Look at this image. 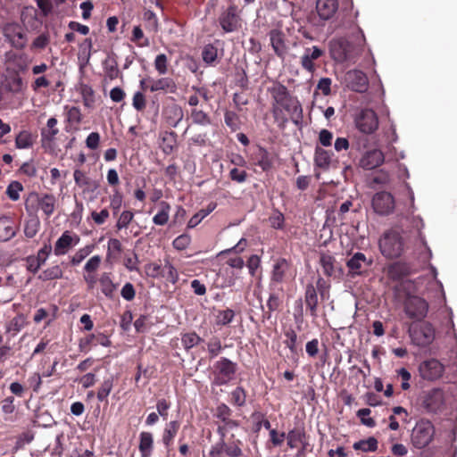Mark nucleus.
Wrapping results in <instances>:
<instances>
[{
    "label": "nucleus",
    "mask_w": 457,
    "mask_h": 457,
    "mask_svg": "<svg viewBox=\"0 0 457 457\" xmlns=\"http://www.w3.org/2000/svg\"><path fill=\"white\" fill-rule=\"evenodd\" d=\"M16 234L13 223L5 217L0 218V241L5 242L12 239Z\"/></svg>",
    "instance_id": "nucleus-39"
},
{
    "label": "nucleus",
    "mask_w": 457,
    "mask_h": 457,
    "mask_svg": "<svg viewBox=\"0 0 457 457\" xmlns=\"http://www.w3.org/2000/svg\"><path fill=\"white\" fill-rule=\"evenodd\" d=\"M37 136L29 130H21L15 137V147L18 149H29L33 146Z\"/></svg>",
    "instance_id": "nucleus-33"
},
{
    "label": "nucleus",
    "mask_w": 457,
    "mask_h": 457,
    "mask_svg": "<svg viewBox=\"0 0 457 457\" xmlns=\"http://www.w3.org/2000/svg\"><path fill=\"white\" fill-rule=\"evenodd\" d=\"M6 87L12 93H20L23 87V80L18 73H15L7 79Z\"/></svg>",
    "instance_id": "nucleus-56"
},
{
    "label": "nucleus",
    "mask_w": 457,
    "mask_h": 457,
    "mask_svg": "<svg viewBox=\"0 0 457 457\" xmlns=\"http://www.w3.org/2000/svg\"><path fill=\"white\" fill-rule=\"evenodd\" d=\"M411 344L420 348L429 346L435 340L436 330L428 321L411 322L408 328Z\"/></svg>",
    "instance_id": "nucleus-3"
},
{
    "label": "nucleus",
    "mask_w": 457,
    "mask_h": 457,
    "mask_svg": "<svg viewBox=\"0 0 457 457\" xmlns=\"http://www.w3.org/2000/svg\"><path fill=\"white\" fill-rule=\"evenodd\" d=\"M237 364L227 357H221L214 362L212 368V385L221 386L228 385L235 378Z\"/></svg>",
    "instance_id": "nucleus-5"
},
{
    "label": "nucleus",
    "mask_w": 457,
    "mask_h": 457,
    "mask_svg": "<svg viewBox=\"0 0 457 457\" xmlns=\"http://www.w3.org/2000/svg\"><path fill=\"white\" fill-rule=\"evenodd\" d=\"M138 449L141 457H150L154 449V438L150 432L143 431L139 435Z\"/></svg>",
    "instance_id": "nucleus-32"
},
{
    "label": "nucleus",
    "mask_w": 457,
    "mask_h": 457,
    "mask_svg": "<svg viewBox=\"0 0 457 457\" xmlns=\"http://www.w3.org/2000/svg\"><path fill=\"white\" fill-rule=\"evenodd\" d=\"M162 273H165L163 278H166V279L171 284L175 285L178 283L179 279V272L169 260H164Z\"/></svg>",
    "instance_id": "nucleus-49"
},
{
    "label": "nucleus",
    "mask_w": 457,
    "mask_h": 457,
    "mask_svg": "<svg viewBox=\"0 0 457 457\" xmlns=\"http://www.w3.org/2000/svg\"><path fill=\"white\" fill-rule=\"evenodd\" d=\"M284 336L286 337L284 344L291 353L296 354L298 350V337L295 330L290 327L284 331Z\"/></svg>",
    "instance_id": "nucleus-40"
},
{
    "label": "nucleus",
    "mask_w": 457,
    "mask_h": 457,
    "mask_svg": "<svg viewBox=\"0 0 457 457\" xmlns=\"http://www.w3.org/2000/svg\"><path fill=\"white\" fill-rule=\"evenodd\" d=\"M353 447L356 451L360 450L364 453L375 452L378 449V440L375 437L370 436L368 439L355 442Z\"/></svg>",
    "instance_id": "nucleus-45"
},
{
    "label": "nucleus",
    "mask_w": 457,
    "mask_h": 457,
    "mask_svg": "<svg viewBox=\"0 0 457 457\" xmlns=\"http://www.w3.org/2000/svg\"><path fill=\"white\" fill-rule=\"evenodd\" d=\"M103 68H104L105 76L111 80L117 79L120 75V70L118 68V62L116 60L115 55L108 56L103 62Z\"/></svg>",
    "instance_id": "nucleus-38"
},
{
    "label": "nucleus",
    "mask_w": 457,
    "mask_h": 457,
    "mask_svg": "<svg viewBox=\"0 0 457 457\" xmlns=\"http://www.w3.org/2000/svg\"><path fill=\"white\" fill-rule=\"evenodd\" d=\"M149 90L151 92L162 91L164 93H174L177 90V85L171 78H161L149 80Z\"/></svg>",
    "instance_id": "nucleus-28"
},
{
    "label": "nucleus",
    "mask_w": 457,
    "mask_h": 457,
    "mask_svg": "<svg viewBox=\"0 0 457 457\" xmlns=\"http://www.w3.org/2000/svg\"><path fill=\"white\" fill-rule=\"evenodd\" d=\"M230 403L234 406L243 407L246 403L247 393L243 386H237L230 393Z\"/></svg>",
    "instance_id": "nucleus-47"
},
{
    "label": "nucleus",
    "mask_w": 457,
    "mask_h": 457,
    "mask_svg": "<svg viewBox=\"0 0 457 457\" xmlns=\"http://www.w3.org/2000/svg\"><path fill=\"white\" fill-rule=\"evenodd\" d=\"M295 275V270L292 262L286 258H278L274 262L270 273V282L282 284L293 278Z\"/></svg>",
    "instance_id": "nucleus-12"
},
{
    "label": "nucleus",
    "mask_w": 457,
    "mask_h": 457,
    "mask_svg": "<svg viewBox=\"0 0 457 457\" xmlns=\"http://www.w3.org/2000/svg\"><path fill=\"white\" fill-rule=\"evenodd\" d=\"M271 113L278 127L280 129H284L288 122V117L287 116L285 110L278 106L271 105Z\"/></svg>",
    "instance_id": "nucleus-50"
},
{
    "label": "nucleus",
    "mask_w": 457,
    "mask_h": 457,
    "mask_svg": "<svg viewBox=\"0 0 457 457\" xmlns=\"http://www.w3.org/2000/svg\"><path fill=\"white\" fill-rule=\"evenodd\" d=\"M57 119L51 117L46 122V128L41 129V137L43 142L52 143L59 133Z\"/></svg>",
    "instance_id": "nucleus-35"
},
{
    "label": "nucleus",
    "mask_w": 457,
    "mask_h": 457,
    "mask_svg": "<svg viewBox=\"0 0 457 457\" xmlns=\"http://www.w3.org/2000/svg\"><path fill=\"white\" fill-rule=\"evenodd\" d=\"M102 293L110 299L113 298L118 285L112 280L111 272H103L98 279Z\"/></svg>",
    "instance_id": "nucleus-30"
},
{
    "label": "nucleus",
    "mask_w": 457,
    "mask_h": 457,
    "mask_svg": "<svg viewBox=\"0 0 457 457\" xmlns=\"http://www.w3.org/2000/svg\"><path fill=\"white\" fill-rule=\"evenodd\" d=\"M50 43V35L48 32H43L38 35L31 43V51L44 50Z\"/></svg>",
    "instance_id": "nucleus-52"
},
{
    "label": "nucleus",
    "mask_w": 457,
    "mask_h": 457,
    "mask_svg": "<svg viewBox=\"0 0 457 457\" xmlns=\"http://www.w3.org/2000/svg\"><path fill=\"white\" fill-rule=\"evenodd\" d=\"M282 291V289L280 290ZM267 308L268 311L264 312L262 314V320H269L271 318V314L274 312H280L283 308V294L282 292H273L270 293L269 298L267 300Z\"/></svg>",
    "instance_id": "nucleus-27"
},
{
    "label": "nucleus",
    "mask_w": 457,
    "mask_h": 457,
    "mask_svg": "<svg viewBox=\"0 0 457 457\" xmlns=\"http://www.w3.org/2000/svg\"><path fill=\"white\" fill-rule=\"evenodd\" d=\"M131 41L139 47L148 46L150 42L145 37L144 32L139 26H135L132 30Z\"/></svg>",
    "instance_id": "nucleus-59"
},
{
    "label": "nucleus",
    "mask_w": 457,
    "mask_h": 457,
    "mask_svg": "<svg viewBox=\"0 0 457 457\" xmlns=\"http://www.w3.org/2000/svg\"><path fill=\"white\" fill-rule=\"evenodd\" d=\"M268 92L272 99L271 105L284 109L294 122L297 123L303 118L301 103L297 97L291 96L286 86L276 83L268 88Z\"/></svg>",
    "instance_id": "nucleus-1"
},
{
    "label": "nucleus",
    "mask_w": 457,
    "mask_h": 457,
    "mask_svg": "<svg viewBox=\"0 0 457 457\" xmlns=\"http://www.w3.org/2000/svg\"><path fill=\"white\" fill-rule=\"evenodd\" d=\"M218 56V49L212 44L206 45L202 52V57L205 63L212 64Z\"/></svg>",
    "instance_id": "nucleus-58"
},
{
    "label": "nucleus",
    "mask_w": 457,
    "mask_h": 457,
    "mask_svg": "<svg viewBox=\"0 0 457 457\" xmlns=\"http://www.w3.org/2000/svg\"><path fill=\"white\" fill-rule=\"evenodd\" d=\"M191 119L194 123L206 126L211 124V119L206 112L202 110L193 109L191 111Z\"/></svg>",
    "instance_id": "nucleus-63"
},
{
    "label": "nucleus",
    "mask_w": 457,
    "mask_h": 457,
    "mask_svg": "<svg viewBox=\"0 0 457 457\" xmlns=\"http://www.w3.org/2000/svg\"><path fill=\"white\" fill-rule=\"evenodd\" d=\"M403 310L412 322L424 321L428 312V303L420 296L411 295L406 298Z\"/></svg>",
    "instance_id": "nucleus-9"
},
{
    "label": "nucleus",
    "mask_w": 457,
    "mask_h": 457,
    "mask_svg": "<svg viewBox=\"0 0 457 457\" xmlns=\"http://www.w3.org/2000/svg\"><path fill=\"white\" fill-rule=\"evenodd\" d=\"M418 371L422 379L436 381L443 376L445 366L438 360L431 358L421 361L419 364Z\"/></svg>",
    "instance_id": "nucleus-14"
},
{
    "label": "nucleus",
    "mask_w": 457,
    "mask_h": 457,
    "mask_svg": "<svg viewBox=\"0 0 457 457\" xmlns=\"http://www.w3.org/2000/svg\"><path fill=\"white\" fill-rule=\"evenodd\" d=\"M372 264V260H368L364 253H355L346 262L348 273L351 277L361 276Z\"/></svg>",
    "instance_id": "nucleus-18"
},
{
    "label": "nucleus",
    "mask_w": 457,
    "mask_h": 457,
    "mask_svg": "<svg viewBox=\"0 0 457 457\" xmlns=\"http://www.w3.org/2000/svg\"><path fill=\"white\" fill-rule=\"evenodd\" d=\"M134 219V213L129 210L123 211L117 220V223L115 225L116 228L118 230H121L123 228H128L129 225L131 223V221Z\"/></svg>",
    "instance_id": "nucleus-61"
},
{
    "label": "nucleus",
    "mask_w": 457,
    "mask_h": 457,
    "mask_svg": "<svg viewBox=\"0 0 457 457\" xmlns=\"http://www.w3.org/2000/svg\"><path fill=\"white\" fill-rule=\"evenodd\" d=\"M159 211L153 217V222L158 226H164L168 223L170 212V204L166 201H162L158 204Z\"/></svg>",
    "instance_id": "nucleus-36"
},
{
    "label": "nucleus",
    "mask_w": 457,
    "mask_h": 457,
    "mask_svg": "<svg viewBox=\"0 0 457 457\" xmlns=\"http://www.w3.org/2000/svg\"><path fill=\"white\" fill-rule=\"evenodd\" d=\"M143 20L147 30L156 33L159 30V20L156 14L151 10H145L143 13Z\"/></svg>",
    "instance_id": "nucleus-46"
},
{
    "label": "nucleus",
    "mask_w": 457,
    "mask_h": 457,
    "mask_svg": "<svg viewBox=\"0 0 457 457\" xmlns=\"http://www.w3.org/2000/svg\"><path fill=\"white\" fill-rule=\"evenodd\" d=\"M225 124L232 130L236 131L239 129V117L238 115L231 111H227L224 114Z\"/></svg>",
    "instance_id": "nucleus-64"
},
{
    "label": "nucleus",
    "mask_w": 457,
    "mask_h": 457,
    "mask_svg": "<svg viewBox=\"0 0 457 457\" xmlns=\"http://www.w3.org/2000/svg\"><path fill=\"white\" fill-rule=\"evenodd\" d=\"M24 205L28 212L34 213L40 209L46 218H49L54 212L56 198L52 194L39 195L37 192H31L25 199Z\"/></svg>",
    "instance_id": "nucleus-4"
},
{
    "label": "nucleus",
    "mask_w": 457,
    "mask_h": 457,
    "mask_svg": "<svg viewBox=\"0 0 457 457\" xmlns=\"http://www.w3.org/2000/svg\"><path fill=\"white\" fill-rule=\"evenodd\" d=\"M444 404L445 395L441 388H432L421 396V406L427 412L436 413L443 409Z\"/></svg>",
    "instance_id": "nucleus-13"
},
{
    "label": "nucleus",
    "mask_w": 457,
    "mask_h": 457,
    "mask_svg": "<svg viewBox=\"0 0 457 457\" xmlns=\"http://www.w3.org/2000/svg\"><path fill=\"white\" fill-rule=\"evenodd\" d=\"M235 318V312L232 309H225L219 311L216 315V323L220 326L228 325Z\"/></svg>",
    "instance_id": "nucleus-54"
},
{
    "label": "nucleus",
    "mask_w": 457,
    "mask_h": 457,
    "mask_svg": "<svg viewBox=\"0 0 457 457\" xmlns=\"http://www.w3.org/2000/svg\"><path fill=\"white\" fill-rule=\"evenodd\" d=\"M412 273V268L410 263L404 262H395L388 266V277L395 281L402 280Z\"/></svg>",
    "instance_id": "nucleus-24"
},
{
    "label": "nucleus",
    "mask_w": 457,
    "mask_h": 457,
    "mask_svg": "<svg viewBox=\"0 0 457 457\" xmlns=\"http://www.w3.org/2000/svg\"><path fill=\"white\" fill-rule=\"evenodd\" d=\"M255 165L263 171H269L273 166V157L264 147L259 146L254 154Z\"/></svg>",
    "instance_id": "nucleus-31"
},
{
    "label": "nucleus",
    "mask_w": 457,
    "mask_h": 457,
    "mask_svg": "<svg viewBox=\"0 0 457 457\" xmlns=\"http://www.w3.org/2000/svg\"><path fill=\"white\" fill-rule=\"evenodd\" d=\"M271 47L277 56L283 58L287 53L285 34L277 29L269 32Z\"/></svg>",
    "instance_id": "nucleus-25"
},
{
    "label": "nucleus",
    "mask_w": 457,
    "mask_h": 457,
    "mask_svg": "<svg viewBox=\"0 0 457 457\" xmlns=\"http://www.w3.org/2000/svg\"><path fill=\"white\" fill-rule=\"evenodd\" d=\"M94 245H88L79 249L73 255L70 256V263L71 266L80 264L94 250Z\"/></svg>",
    "instance_id": "nucleus-43"
},
{
    "label": "nucleus",
    "mask_w": 457,
    "mask_h": 457,
    "mask_svg": "<svg viewBox=\"0 0 457 457\" xmlns=\"http://www.w3.org/2000/svg\"><path fill=\"white\" fill-rule=\"evenodd\" d=\"M225 454L228 457H244L242 449L243 442L240 439H235L234 435L231 436V440L225 442Z\"/></svg>",
    "instance_id": "nucleus-37"
},
{
    "label": "nucleus",
    "mask_w": 457,
    "mask_h": 457,
    "mask_svg": "<svg viewBox=\"0 0 457 457\" xmlns=\"http://www.w3.org/2000/svg\"><path fill=\"white\" fill-rule=\"evenodd\" d=\"M180 428V423L178 420H171L166 424L162 436V441L168 452L173 444L174 438L176 437Z\"/></svg>",
    "instance_id": "nucleus-29"
},
{
    "label": "nucleus",
    "mask_w": 457,
    "mask_h": 457,
    "mask_svg": "<svg viewBox=\"0 0 457 457\" xmlns=\"http://www.w3.org/2000/svg\"><path fill=\"white\" fill-rule=\"evenodd\" d=\"M378 247L385 258L396 259L404 253L407 246L403 233L391 228L383 233L378 241Z\"/></svg>",
    "instance_id": "nucleus-2"
},
{
    "label": "nucleus",
    "mask_w": 457,
    "mask_h": 457,
    "mask_svg": "<svg viewBox=\"0 0 457 457\" xmlns=\"http://www.w3.org/2000/svg\"><path fill=\"white\" fill-rule=\"evenodd\" d=\"M337 46H338V50H337V49L333 50V55H334L335 59L344 62V61H350L353 58V56L352 55V54L349 50L350 44L348 42L340 41L337 44Z\"/></svg>",
    "instance_id": "nucleus-42"
},
{
    "label": "nucleus",
    "mask_w": 457,
    "mask_h": 457,
    "mask_svg": "<svg viewBox=\"0 0 457 457\" xmlns=\"http://www.w3.org/2000/svg\"><path fill=\"white\" fill-rule=\"evenodd\" d=\"M287 445L290 449L296 448L297 445H301L295 457H305L307 452L312 451V447L309 443V436L303 427H296L287 432Z\"/></svg>",
    "instance_id": "nucleus-8"
},
{
    "label": "nucleus",
    "mask_w": 457,
    "mask_h": 457,
    "mask_svg": "<svg viewBox=\"0 0 457 457\" xmlns=\"http://www.w3.org/2000/svg\"><path fill=\"white\" fill-rule=\"evenodd\" d=\"M123 202V195L118 189H113V194L110 196V208L112 210L113 215H116L120 211Z\"/></svg>",
    "instance_id": "nucleus-60"
},
{
    "label": "nucleus",
    "mask_w": 457,
    "mask_h": 457,
    "mask_svg": "<svg viewBox=\"0 0 457 457\" xmlns=\"http://www.w3.org/2000/svg\"><path fill=\"white\" fill-rule=\"evenodd\" d=\"M224 428L219 427L218 432L221 435V439L220 442L213 445L209 452L210 457H220L222 453H225V440H224Z\"/></svg>",
    "instance_id": "nucleus-53"
},
{
    "label": "nucleus",
    "mask_w": 457,
    "mask_h": 457,
    "mask_svg": "<svg viewBox=\"0 0 457 457\" xmlns=\"http://www.w3.org/2000/svg\"><path fill=\"white\" fill-rule=\"evenodd\" d=\"M314 161L318 167L323 169L328 168L331 162V154L328 151L317 146L315 148Z\"/></svg>",
    "instance_id": "nucleus-41"
},
{
    "label": "nucleus",
    "mask_w": 457,
    "mask_h": 457,
    "mask_svg": "<svg viewBox=\"0 0 457 457\" xmlns=\"http://www.w3.org/2000/svg\"><path fill=\"white\" fill-rule=\"evenodd\" d=\"M113 387V377L105 378L98 388L96 397L98 401L103 402L106 400Z\"/></svg>",
    "instance_id": "nucleus-51"
},
{
    "label": "nucleus",
    "mask_w": 457,
    "mask_h": 457,
    "mask_svg": "<svg viewBox=\"0 0 457 457\" xmlns=\"http://www.w3.org/2000/svg\"><path fill=\"white\" fill-rule=\"evenodd\" d=\"M98 345L108 347L111 346L112 342L104 333H90L79 340V350L81 353H87L92 347Z\"/></svg>",
    "instance_id": "nucleus-16"
},
{
    "label": "nucleus",
    "mask_w": 457,
    "mask_h": 457,
    "mask_svg": "<svg viewBox=\"0 0 457 457\" xmlns=\"http://www.w3.org/2000/svg\"><path fill=\"white\" fill-rule=\"evenodd\" d=\"M162 116L166 123L172 128H176L183 119V110L177 104H168L162 111Z\"/></svg>",
    "instance_id": "nucleus-23"
},
{
    "label": "nucleus",
    "mask_w": 457,
    "mask_h": 457,
    "mask_svg": "<svg viewBox=\"0 0 457 457\" xmlns=\"http://www.w3.org/2000/svg\"><path fill=\"white\" fill-rule=\"evenodd\" d=\"M356 129L364 135H371L378 129V118L377 113L369 108L361 110L354 118Z\"/></svg>",
    "instance_id": "nucleus-10"
},
{
    "label": "nucleus",
    "mask_w": 457,
    "mask_h": 457,
    "mask_svg": "<svg viewBox=\"0 0 457 457\" xmlns=\"http://www.w3.org/2000/svg\"><path fill=\"white\" fill-rule=\"evenodd\" d=\"M23 191V186L19 181H12L7 188L6 195L12 201H18L20 199V192Z\"/></svg>",
    "instance_id": "nucleus-62"
},
{
    "label": "nucleus",
    "mask_w": 457,
    "mask_h": 457,
    "mask_svg": "<svg viewBox=\"0 0 457 457\" xmlns=\"http://www.w3.org/2000/svg\"><path fill=\"white\" fill-rule=\"evenodd\" d=\"M3 34L10 45L17 49L25 48L28 37L21 25L17 22H8L3 28Z\"/></svg>",
    "instance_id": "nucleus-11"
},
{
    "label": "nucleus",
    "mask_w": 457,
    "mask_h": 457,
    "mask_svg": "<svg viewBox=\"0 0 457 457\" xmlns=\"http://www.w3.org/2000/svg\"><path fill=\"white\" fill-rule=\"evenodd\" d=\"M435 427L428 420H419L411 432V443L415 448L422 449L433 440Z\"/></svg>",
    "instance_id": "nucleus-6"
},
{
    "label": "nucleus",
    "mask_w": 457,
    "mask_h": 457,
    "mask_svg": "<svg viewBox=\"0 0 457 457\" xmlns=\"http://www.w3.org/2000/svg\"><path fill=\"white\" fill-rule=\"evenodd\" d=\"M63 271L59 265H54L44 270L39 275L38 279L42 281L62 278Z\"/></svg>",
    "instance_id": "nucleus-44"
},
{
    "label": "nucleus",
    "mask_w": 457,
    "mask_h": 457,
    "mask_svg": "<svg viewBox=\"0 0 457 457\" xmlns=\"http://www.w3.org/2000/svg\"><path fill=\"white\" fill-rule=\"evenodd\" d=\"M202 341L203 339L195 332L186 333L181 337L182 345L187 350L199 345Z\"/></svg>",
    "instance_id": "nucleus-57"
},
{
    "label": "nucleus",
    "mask_w": 457,
    "mask_h": 457,
    "mask_svg": "<svg viewBox=\"0 0 457 457\" xmlns=\"http://www.w3.org/2000/svg\"><path fill=\"white\" fill-rule=\"evenodd\" d=\"M385 161L384 153L379 149L367 151L360 160V166L364 170L379 167Z\"/></svg>",
    "instance_id": "nucleus-20"
},
{
    "label": "nucleus",
    "mask_w": 457,
    "mask_h": 457,
    "mask_svg": "<svg viewBox=\"0 0 457 457\" xmlns=\"http://www.w3.org/2000/svg\"><path fill=\"white\" fill-rule=\"evenodd\" d=\"M304 303L307 310L310 312V315L312 318L318 317V305H319V297L316 287L309 283L305 287L304 291Z\"/></svg>",
    "instance_id": "nucleus-22"
},
{
    "label": "nucleus",
    "mask_w": 457,
    "mask_h": 457,
    "mask_svg": "<svg viewBox=\"0 0 457 457\" xmlns=\"http://www.w3.org/2000/svg\"><path fill=\"white\" fill-rule=\"evenodd\" d=\"M223 348L220 339L216 336L211 337L207 343V350L211 359L218 356Z\"/></svg>",
    "instance_id": "nucleus-55"
},
{
    "label": "nucleus",
    "mask_w": 457,
    "mask_h": 457,
    "mask_svg": "<svg viewBox=\"0 0 457 457\" xmlns=\"http://www.w3.org/2000/svg\"><path fill=\"white\" fill-rule=\"evenodd\" d=\"M347 87L353 91L363 93L368 89L369 81L366 74L359 70H352L345 74Z\"/></svg>",
    "instance_id": "nucleus-19"
},
{
    "label": "nucleus",
    "mask_w": 457,
    "mask_h": 457,
    "mask_svg": "<svg viewBox=\"0 0 457 457\" xmlns=\"http://www.w3.org/2000/svg\"><path fill=\"white\" fill-rule=\"evenodd\" d=\"M316 10L321 20H330L338 10V0H317Z\"/></svg>",
    "instance_id": "nucleus-21"
},
{
    "label": "nucleus",
    "mask_w": 457,
    "mask_h": 457,
    "mask_svg": "<svg viewBox=\"0 0 457 457\" xmlns=\"http://www.w3.org/2000/svg\"><path fill=\"white\" fill-rule=\"evenodd\" d=\"M232 410L225 403L217 406L216 416L226 427L230 428L238 427V421L231 419Z\"/></svg>",
    "instance_id": "nucleus-34"
},
{
    "label": "nucleus",
    "mask_w": 457,
    "mask_h": 457,
    "mask_svg": "<svg viewBox=\"0 0 457 457\" xmlns=\"http://www.w3.org/2000/svg\"><path fill=\"white\" fill-rule=\"evenodd\" d=\"M335 262L336 259L330 254L322 253L320 258V264L323 269V273L331 277L335 272Z\"/></svg>",
    "instance_id": "nucleus-48"
},
{
    "label": "nucleus",
    "mask_w": 457,
    "mask_h": 457,
    "mask_svg": "<svg viewBox=\"0 0 457 457\" xmlns=\"http://www.w3.org/2000/svg\"><path fill=\"white\" fill-rule=\"evenodd\" d=\"M323 54L324 51L316 46L306 48L303 55L301 57L302 67L309 72H313L315 71L313 61L319 59Z\"/></svg>",
    "instance_id": "nucleus-26"
},
{
    "label": "nucleus",
    "mask_w": 457,
    "mask_h": 457,
    "mask_svg": "<svg viewBox=\"0 0 457 457\" xmlns=\"http://www.w3.org/2000/svg\"><path fill=\"white\" fill-rule=\"evenodd\" d=\"M371 205L376 213L386 216L395 210V198L389 192L380 191L373 195Z\"/></svg>",
    "instance_id": "nucleus-15"
},
{
    "label": "nucleus",
    "mask_w": 457,
    "mask_h": 457,
    "mask_svg": "<svg viewBox=\"0 0 457 457\" xmlns=\"http://www.w3.org/2000/svg\"><path fill=\"white\" fill-rule=\"evenodd\" d=\"M218 22L224 33L238 31L243 24L238 7L236 4H230L228 8L222 10L219 15Z\"/></svg>",
    "instance_id": "nucleus-7"
},
{
    "label": "nucleus",
    "mask_w": 457,
    "mask_h": 457,
    "mask_svg": "<svg viewBox=\"0 0 457 457\" xmlns=\"http://www.w3.org/2000/svg\"><path fill=\"white\" fill-rule=\"evenodd\" d=\"M80 241V237L76 233L65 230L57 239L54 247V253L56 256L66 254L71 248L77 245Z\"/></svg>",
    "instance_id": "nucleus-17"
}]
</instances>
